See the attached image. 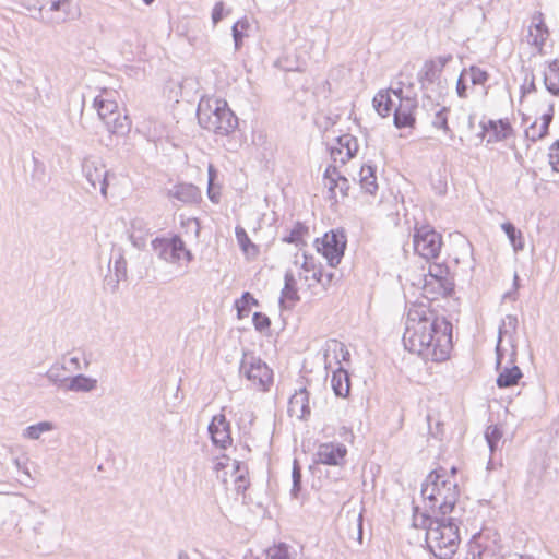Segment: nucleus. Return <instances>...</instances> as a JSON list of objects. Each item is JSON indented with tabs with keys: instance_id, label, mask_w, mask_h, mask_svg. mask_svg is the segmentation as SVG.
Instances as JSON below:
<instances>
[{
	"instance_id": "42",
	"label": "nucleus",
	"mask_w": 559,
	"mask_h": 559,
	"mask_svg": "<svg viewBox=\"0 0 559 559\" xmlns=\"http://www.w3.org/2000/svg\"><path fill=\"white\" fill-rule=\"evenodd\" d=\"M548 131H549V124L542 122L539 126V129L537 130V123L534 122L531 124L528 130H526V135L531 136L532 141H537V140L546 136L548 134Z\"/></svg>"
},
{
	"instance_id": "33",
	"label": "nucleus",
	"mask_w": 559,
	"mask_h": 559,
	"mask_svg": "<svg viewBox=\"0 0 559 559\" xmlns=\"http://www.w3.org/2000/svg\"><path fill=\"white\" fill-rule=\"evenodd\" d=\"M252 306H259L258 299L250 292H243L240 299L235 301L238 319L247 317Z\"/></svg>"
},
{
	"instance_id": "16",
	"label": "nucleus",
	"mask_w": 559,
	"mask_h": 559,
	"mask_svg": "<svg viewBox=\"0 0 559 559\" xmlns=\"http://www.w3.org/2000/svg\"><path fill=\"white\" fill-rule=\"evenodd\" d=\"M167 197L185 204L199 203L202 200L201 190L193 183L180 182L168 189Z\"/></svg>"
},
{
	"instance_id": "9",
	"label": "nucleus",
	"mask_w": 559,
	"mask_h": 559,
	"mask_svg": "<svg viewBox=\"0 0 559 559\" xmlns=\"http://www.w3.org/2000/svg\"><path fill=\"white\" fill-rule=\"evenodd\" d=\"M428 276L425 280L424 290L427 294H439L443 297H450L454 294V276L447 264L433 263L429 266Z\"/></svg>"
},
{
	"instance_id": "51",
	"label": "nucleus",
	"mask_w": 559,
	"mask_h": 559,
	"mask_svg": "<svg viewBox=\"0 0 559 559\" xmlns=\"http://www.w3.org/2000/svg\"><path fill=\"white\" fill-rule=\"evenodd\" d=\"M207 197L211 202L217 204L221 201V186L216 182H207Z\"/></svg>"
},
{
	"instance_id": "13",
	"label": "nucleus",
	"mask_w": 559,
	"mask_h": 559,
	"mask_svg": "<svg viewBox=\"0 0 559 559\" xmlns=\"http://www.w3.org/2000/svg\"><path fill=\"white\" fill-rule=\"evenodd\" d=\"M347 449L343 443H322L319 445L314 460L318 464L341 466L345 463Z\"/></svg>"
},
{
	"instance_id": "50",
	"label": "nucleus",
	"mask_w": 559,
	"mask_h": 559,
	"mask_svg": "<svg viewBox=\"0 0 559 559\" xmlns=\"http://www.w3.org/2000/svg\"><path fill=\"white\" fill-rule=\"evenodd\" d=\"M335 357L337 359L338 366L341 365V360L348 362L350 360V353L345 346V344L341 342H335V348H334Z\"/></svg>"
},
{
	"instance_id": "62",
	"label": "nucleus",
	"mask_w": 559,
	"mask_h": 559,
	"mask_svg": "<svg viewBox=\"0 0 559 559\" xmlns=\"http://www.w3.org/2000/svg\"><path fill=\"white\" fill-rule=\"evenodd\" d=\"M479 127L481 130L477 134V136L479 138L480 142H483L485 140L486 134L490 132V128L487 127V121H485L484 119L479 122Z\"/></svg>"
},
{
	"instance_id": "12",
	"label": "nucleus",
	"mask_w": 559,
	"mask_h": 559,
	"mask_svg": "<svg viewBox=\"0 0 559 559\" xmlns=\"http://www.w3.org/2000/svg\"><path fill=\"white\" fill-rule=\"evenodd\" d=\"M207 431L212 443L221 449H227L231 445L230 423L224 414L214 415L209 424Z\"/></svg>"
},
{
	"instance_id": "29",
	"label": "nucleus",
	"mask_w": 559,
	"mask_h": 559,
	"mask_svg": "<svg viewBox=\"0 0 559 559\" xmlns=\"http://www.w3.org/2000/svg\"><path fill=\"white\" fill-rule=\"evenodd\" d=\"M235 235L240 249L245 254L255 258L260 253L259 247L251 241L247 231L241 226L235 228Z\"/></svg>"
},
{
	"instance_id": "36",
	"label": "nucleus",
	"mask_w": 559,
	"mask_h": 559,
	"mask_svg": "<svg viewBox=\"0 0 559 559\" xmlns=\"http://www.w3.org/2000/svg\"><path fill=\"white\" fill-rule=\"evenodd\" d=\"M53 429V424L51 421H39L37 424L27 426L22 436L29 440H38L41 433L51 431Z\"/></svg>"
},
{
	"instance_id": "7",
	"label": "nucleus",
	"mask_w": 559,
	"mask_h": 559,
	"mask_svg": "<svg viewBox=\"0 0 559 559\" xmlns=\"http://www.w3.org/2000/svg\"><path fill=\"white\" fill-rule=\"evenodd\" d=\"M317 251L321 253L331 267H336L344 255L347 238L343 228L332 229L314 241Z\"/></svg>"
},
{
	"instance_id": "19",
	"label": "nucleus",
	"mask_w": 559,
	"mask_h": 559,
	"mask_svg": "<svg viewBox=\"0 0 559 559\" xmlns=\"http://www.w3.org/2000/svg\"><path fill=\"white\" fill-rule=\"evenodd\" d=\"M350 373L342 365H340L331 377V388L337 397L346 399L350 393Z\"/></svg>"
},
{
	"instance_id": "37",
	"label": "nucleus",
	"mask_w": 559,
	"mask_h": 559,
	"mask_svg": "<svg viewBox=\"0 0 559 559\" xmlns=\"http://www.w3.org/2000/svg\"><path fill=\"white\" fill-rule=\"evenodd\" d=\"M450 112V108L442 106L438 111H436L431 124L433 128L442 130L445 134L453 136V131L449 127L448 116Z\"/></svg>"
},
{
	"instance_id": "22",
	"label": "nucleus",
	"mask_w": 559,
	"mask_h": 559,
	"mask_svg": "<svg viewBox=\"0 0 559 559\" xmlns=\"http://www.w3.org/2000/svg\"><path fill=\"white\" fill-rule=\"evenodd\" d=\"M66 390L64 391H72V392H92L97 386V380L92 377H87L83 373L75 374L73 377H70Z\"/></svg>"
},
{
	"instance_id": "14",
	"label": "nucleus",
	"mask_w": 559,
	"mask_h": 559,
	"mask_svg": "<svg viewBox=\"0 0 559 559\" xmlns=\"http://www.w3.org/2000/svg\"><path fill=\"white\" fill-rule=\"evenodd\" d=\"M287 413L299 420L307 421L311 416L310 393L307 388L300 386L288 400Z\"/></svg>"
},
{
	"instance_id": "35",
	"label": "nucleus",
	"mask_w": 559,
	"mask_h": 559,
	"mask_svg": "<svg viewBox=\"0 0 559 559\" xmlns=\"http://www.w3.org/2000/svg\"><path fill=\"white\" fill-rule=\"evenodd\" d=\"M66 367L63 365H52L46 372V378L53 383L58 389L66 390L70 377L63 374Z\"/></svg>"
},
{
	"instance_id": "53",
	"label": "nucleus",
	"mask_w": 559,
	"mask_h": 559,
	"mask_svg": "<svg viewBox=\"0 0 559 559\" xmlns=\"http://www.w3.org/2000/svg\"><path fill=\"white\" fill-rule=\"evenodd\" d=\"M124 278H118L117 275H106L104 278V286L105 288H109L110 293H116L120 281H123Z\"/></svg>"
},
{
	"instance_id": "40",
	"label": "nucleus",
	"mask_w": 559,
	"mask_h": 559,
	"mask_svg": "<svg viewBox=\"0 0 559 559\" xmlns=\"http://www.w3.org/2000/svg\"><path fill=\"white\" fill-rule=\"evenodd\" d=\"M466 69L467 73H469L471 75V82L473 85H485L490 78L489 73L486 70L477 66L473 64Z\"/></svg>"
},
{
	"instance_id": "3",
	"label": "nucleus",
	"mask_w": 559,
	"mask_h": 559,
	"mask_svg": "<svg viewBox=\"0 0 559 559\" xmlns=\"http://www.w3.org/2000/svg\"><path fill=\"white\" fill-rule=\"evenodd\" d=\"M421 496L428 500L426 510L445 516L453 512L460 497L456 481H451L444 467L431 471L421 485Z\"/></svg>"
},
{
	"instance_id": "49",
	"label": "nucleus",
	"mask_w": 559,
	"mask_h": 559,
	"mask_svg": "<svg viewBox=\"0 0 559 559\" xmlns=\"http://www.w3.org/2000/svg\"><path fill=\"white\" fill-rule=\"evenodd\" d=\"M248 467H243V473H240L236 476L235 483H236V491L237 493H245V491L249 487V480H248Z\"/></svg>"
},
{
	"instance_id": "2",
	"label": "nucleus",
	"mask_w": 559,
	"mask_h": 559,
	"mask_svg": "<svg viewBox=\"0 0 559 559\" xmlns=\"http://www.w3.org/2000/svg\"><path fill=\"white\" fill-rule=\"evenodd\" d=\"M419 508L414 507V525L426 530V544L430 552L438 559H450L460 543L459 525L455 518L430 514L425 510L417 523Z\"/></svg>"
},
{
	"instance_id": "61",
	"label": "nucleus",
	"mask_w": 559,
	"mask_h": 559,
	"mask_svg": "<svg viewBox=\"0 0 559 559\" xmlns=\"http://www.w3.org/2000/svg\"><path fill=\"white\" fill-rule=\"evenodd\" d=\"M218 177V170L214 165L210 164L207 167V182H215Z\"/></svg>"
},
{
	"instance_id": "63",
	"label": "nucleus",
	"mask_w": 559,
	"mask_h": 559,
	"mask_svg": "<svg viewBox=\"0 0 559 559\" xmlns=\"http://www.w3.org/2000/svg\"><path fill=\"white\" fill-rule=\"evenodd\" d=\"M44 523L43 522H38L35 526H34V533L36 535L35 539L37 543L39 542H43V538H41V535H44Z\"/></svg>"
},
{
	"instance_id": "17",
	"label": "nucleus",
	"mask_w": 559,
	"mask_h": 559,
	"mask_svg": "<svg viewBox=\"0 0 559 559\" xmlns=\"http://www.w3.org/2000/svg\"><path fill=\"white\" fill-rule=\"evenodd\" d=\"M548 35L549 31L544 22L543 13L535 12L532 17V25L530 26L528 43L537 47L540 51Z\"/></svg>"
},
{
	"instance_id": "57",
	"label": "nucleus",
	"mask_w": 559,
	"mask_h": 559,
	"mask_svg": "<svg viewBox=\"0 0 559 559\" xmlns=\"http://www.w3.org/2000/svg\"><path fill=\"white\" fill-rule=\"evenodd\" d=\"M540 119L542 122L550 126L554 119V103L548 104V110L542 115Z\"/></svg>"
},
{
	"instance_id": "11",
	"label": "nucleus",
	"mask_w": 559,
	"mask_h": 559,
	"mask_svg": "<svg viewBox=\"0 0 559 559\" xmlns=\"http://www.w3.org/2000/svg\"><path fill=\"white\" fill-rule=\"evenodd\" d=\"M152 248L160 259L176 263L185 250V242L179 235H174L171 238L157 237L152 241Z\"/></svg>"
},
{
	"instance_id": "1",
	"label": "nucleus",
	"mask_w": 559,
	"mask_h": 559,
	"mask_svg": "<svg viewBox=\"0 0 559 559\" xmlns=\"http://www.w3.org/2000/svg\"><path fill=\"white\" fill-rule=\"evenodd\" d=\"M452 330L451 321L444 316L419 307L408 311L402 341L411 353L441 362L450 357Z\"/></svg>"
},
{
	"instance_id": "6",
	"label": "nucleus",
	"mask_w": 559,
	"mask_h": 559,
	"mask_svg": "<svg viewBox=\"0 0 559 559\" xmlns=\"http://www.w3.org/2000/svg\"><path fill=\"white\" fill-rule=\"evenodd\" d=\"M239 371L261 391H267L273 382L272 369L253 353H243Z\"/></svg>"
},
{
	"instance_id": "32",
	"label": "nucleus",
	"mask_w": 559,
	"mask_h": 559,
	"mask_svg": "<svg viewBox=\"0 0 559 559\" xmlns=\"http://www.w3.org/2000/svg\"><path fill=\"white\" fill-rule=\"evenodd\" d=\"M501 228L507 235L510 243L512 245L515 252L524 249L523 235L520 229L511 222H504L501 224Z\"/></svg>"
},
{
	"instance_id": "26",
	"label": "nucleus",
	"mask_w": 559,
	"mask_h": 559,
	"mask_svg": "<svg viewBox=\"0 0 559 559\" xmlns=\"http://www.w3.org/2000/svg\"><path fill=\"white\" fill-rule=\"evenodd\" d=\"M50 11L60 12L55 19L51 20L52 23L60 24L68 20H74L76 14L73 11L71 0H56L51 2Z\"/></svg>"
},
{
	"instance_id": "60",
	"label": "nucleus",
	"mask_w": 559,
	"mask_h": 559,
	"mask_svg": "<svg viewBox=\"0 0 559 559\" xmlns=\"http://www.w3.org/2000/svg\"><path fill=\"white\" fill-rule=\"evenodd\" d=\"M338 176H343L337 167L335 165H329L325 170H324V174H323V178H333V177H338Z\"/></svg>"
},
{
	"instance_id": "34",
	"label": "nucleus",
	"mask_w": 559,
	"mask_h": 559,
	"mask_svg": "<svg viewBox=\"0 0 559 559\" xmlns=\"http://www.w3.org/2000/svg\"><path fill=\"white\" fill-rule=\"evenodd\" d=\"M508 324V326H510L512 330H515L516 326H518V318L516 316H513V314H508L503 320H502V323L501 325L499 326V331H498V344H497V347H496V353H497V361H496V367L497 369H500V366H501V362H502V357H503V353L500 348V343H501V338H502V334L506 333V330H504V326Z\"/></svg>"
},
{
	"instance_id": "31",
	"label": "nucleus",
	"mask_w": 559,
	"mask_h": 559,
	"mask_svg": "<svg viewBox=\"0 0 559 559\" xmlns=\"http://www.w3.org/2000/svg\"><path fill=\"white\" fill-rule=\"evenodd\" d=\"M376 111L383 118L389 117L394 105L389 92L380 91L372 99Z\"/></svg>"
},
{
	"instance_id": "4",
	"label": "nucleus",
	"mask_w": 559,
	"mask_h": 559,
	"mask_svg": "<svg viewBox=\"0 0 559 559\" xmlns=\"http://www.w3.org/2000/svg\"><path fill=\"white\" fill-rule=\"evenodd\" d=\"M200 127L216 135L227 136L238 127V117L223 98H202L197 109Z\"/></svg>"
},
{
	"instance_id": "54",
	"label": "nucleus",
	"mask_w": 559,
	"mask_h": 559,
	"mask_svg": "<svg viewBox=\"0 0 559 559\" xmlns=\"http://www.w3.org/2000/svg\"><path fill=\"white\" fill-rule=\"evenodd\" d=\"M324 179L328 180L329 199L334 202H337L335 189L337 188L340 180L336 179V177Z\"/></svg>"
},
{
	"instance_id": "30",
	"label": "nucleus",
	"mask_w": 559,
	"mask_h": 559,
	"mask_svg": "<svg viewBox=\"0 0 559 559\" xmlns=\"http://www.w3.org/2000/svg\"><path fill=\"white\" fill-rule=\"evenodd\" d=\"M250 27L249 20L245 16L238 20L231 26V35L234 39V47L236 51H239L243 45V39L248 37V29Z\"/></svg>"
},
{
	"instance_id": "20",
	"label": "nucleus",
	"mask_w": 559,
	"mask_h": 559,
	"mask_svg": "<svg viewBox=\"0 0 559 559\" xmlns=\"http://www.w3.org/2000/svg\"><path fill=\"white\" fill-rule=\"evenodd\" d=\"M487 127L490 128L487 144L504 141L513 133V128L508 119H489L487 120Z\"/></svg>"
},
{
	"instance_id": "64",
	"label": "nucleus",
	"mask_w": 559,
	"mask_h": 559,
	"mask_svg": "<svg viewBox=\"0 0 559 559\" xmlns=\"http://www.w3.org/2000/svg\"><path fill=\"white\" fill-rule=\"evenodd\" d=\"M334 278H335V273H333V272L323 273L322 286L324 288L329 287L332 284V282L334 281Z\"/></svg>"
},
{
	"instance_id": "48",
	"label": "nucleus",
	"mask_w": 559,
	"mask_h": 559,
	"mask_svg": "<svg viewBox=\"0 0 559 559\" xmlns=\"http://www.w3.org/2000/svg\"><path fill=\"white\" fill-rule=\"evenodd\" d=\"M502 437L501 429L496 425H490L485 431V439L487 443H499Z\"/></svg>"
},
{
	"instance_id": "45",
	"label": "nucleus",
	"mask_w": 559,
	"mask_h": 559,
	"mask_svg": "<svg viewBox=\"0 0 559 559\" xmlns=\"http://www.w3.org/2000/svg\"><path fill=\"white\" fill-rule=\"evenodd\" d=\"M267 557L270 559H292L288 547L285 544H280L267 550Z\"/></svg>"
},
{
	"instance_id": "47",
	"label": "nucleus",
	"mask_w": 559,
	"mask_h": 559,
	"mask_svg": "<svg viewBox=\"0 0 559 559\" xmlns=\"http://www.w3.org/2000/svg\"><path fill=\"white\" fill-rule=\"evenodd\" d=\"M549 164L554 171H559V140L549 147Z\"/></svg>"
},
{
	"instance_id": "38",
	"label": "nucleus",
	"mask_w": 559,
	"mask_h": 559,
	"mask_svg": "<svg viewBox=\"0 0 559 559\" xmlns=\"http://www.w3.org/2000/svg\"><path fill=\"white\" fill-rule=\"evenodd\" d=\"M292 479L293 486L290 495L293 498L297 499L302 488V469L297 459L293 462Z\"/></svg>"
},
{
	"instance_id": "39",
	"label": "nucleus",
	"mask_w": 559,
	"mask_h": 559,
	"mask_svg": "<svg viewBox=\"0 0 559 559\" xmlns=\"http://www.w3.org/2000/svg\"><path fill=\"white\" fill-rule=\"evenodd\" d=\"M112 253L115 254L114 271L118 278L127 280V260L124 258V251L121 247L114 248Z\"/></svg>"
},
{
	"instance_id": "59",
	"label": "nucleus",
	"mask_w": 559,
	"mask_h": 559,
	"mask_svg": "<svg viewBox=\"0 0 559 559\" xmlns=\"http://www.w3.org/2000/svg\"><path fill=\"white\" fill-rule=\"evenodd\" d=\"M537 91V87H536V84H535V76L532 74V78L527 84V86L523 85L521 87V94L522 96L528 94V93H533V92H536Z\"/></svg>"
},
{
	"instance_id": "15",
	"label": "nucleus",
	"mask_w": 559,
	"mask_h": 559,
	"mask_svg": "<svg viewBox=\"0 0 559 559\" xmlns=\"http://www.w3.org/2000/svg\"><path fill=\"white\" fill-rule=\"evenodd\" d=\"M418 107L416 97H405L395 108L393 123L397 129L414 128L416 124L415 111Z\"/></svg>"
},
{
	"instance_id": "8",
	"label": "nucleus",
	"mask_w": 559,
	"mask_h": 559,
	"mask_svg": "<svg viewBox=\"0 0 559 559\" xmlns=\"http://www.w3.org/2000/svg\"><path fill=\"white\" fill-rule=\"evenodd\" d=\"M414 250L427 261L439 255L442 246V236L431 225L415 227L413 237Z\"/></svg>"
},
{
	"instance_id": "58",
	"label": "nucleus",
	"mask_w": 559,
	"mask_h": 559,
	"mask_svg": "<svg viewBox=\"0 0 559 559\" xmlns=\"http://www.w3.org/2000/svg\"><path fill=\"white\" fill-rule=\"evenodd\" d=\"M362 511L358 513L356 516V531H357V540L361 544L362 543Z\"/></svg>"
},
{
	"instance_id": "27",
	"label": "nucleus",
	"mask_w": 559,
	"mask_h": 559,
	"mask_svg": "<svg viewBox=\"0 0 559 559\" xmlns=\"http://www.w3.org/2000/svg\"><path fill=\"white\" fill-rule=\"evenodd\" d=\"M544 85L554 96H559V59H554L544 73Z\"/></svg>"
},
{
	"instance_id": "56",
	"label": "nucleus",
	"mask_w": 559,
	"mask_h": 559,
	"mask_svg": "<svg viewBox=\"0 0 559 559\" xmlns=\"http://www.w3.org/2000/svg\"><path fill=\"white\" fill-rule=\"evenodd\" d=\"M452 55L439 56L432 59L433 63L443 72L444 67L452 61Z\"/></svg>"
},
{
	"instance_id": "52",
	"label": "nucleus",
	"mask_w": 559,
	"mask_h": 559,
	"mask_svg": "<svg viewBox=\"0 0 559 559\" xmlns=\"http://www.w3.org/2000/svg\"><path fill=\"white\" fill-rule=\"evenodd\" d=\"M483 548L476 542L468 544V550L465 559H481Z\"/></svg>"
},
{
	"instance_id": "18",
	"label": "nucleus",
	"mask_w": 559,
	"mask_h": 559,
	"mask_svg": "<svg viewBox=\"0 0 559 559\" xmlns=\"http://www.w3.org/2000/svg\"><path fill=\"white\" fill-rule=\"evenodd\" d=\"M299 300L297 281L292 271H286L284 275V287L281 292L280 306L283 309H289Z\"/></svg>"
},
{
	"instance_id": "28",
	"label": "nucleus",
	"mask_w": 559,
	"mask_h": 559,
	"mask_svg": "<svg viewBox=\"0 0 559 559\" xmlns=\"http://www.w3.org/2000/svg\"><path fill=\"white\" fill-rule=\"evenodd\" d=\"M308 234V226L305 223L297 221L290 231L282 238V241L285 243L295 245L301 249L307 245L304 238Z\"/></svg>"
},
{
	"instance_id": "41",
	"label": "nucleus",
	"mask_w": 559,
	"mask_h": 559,
	"mask_svg": "<svg viewBox=\"0 0 559 559\" xmlns=\"http://www.w3.org/2000/svg\"><path fill=\"white\" fill-rule=\"evenodd\" d=\"M252 323L254 329L262 333L270 330L271 319L265 313L257 311L252 316Z\"/></svg>"
},
{
	"instance_id": "21",
	"label": "nucleus",
	"mask_w": 559,
	"mask_h": 559,
	"mask_svg": "<svg viewBox=\"0 0 559 559\" xmlns=\"http://www.w3.org/2000/svg\"><path fill=\"white\" fill-rule=\"evenodd\" d=\"M336 142L340 147H331V156L336 160V154H342V148H346V157L341 159L342 164H345L348 159L356 156L358 151V141L352 134H342L336 138Z\"/></svg>"
},
{
	"instance_id": "10",
	"label": "nucleus",
	"mask_w": 559,
	"mask_h": 559,
	"mask_svg": "<svg viewBox=\"0 0 559 559\" xmlns=\"http://www.w3.org/2000/svg\"><path fill=\"white\" fill-rule=\"evenodd\" d=\"M82 173L91 187L96 189L99 186L100 193L104 198L107 197L108 171L105 170V165L97 156L88 155L82 159Z\"/></svg>"
},
{
	"instance_id": "55",
	"label": "nucleus",
	"mask_w": 559,
	"mask_h": 559,
	"mask_svg": "<svg viewBox=\"0 0 559 559\" xmlns=\"http://www.w3.org/2000/svg\"><path fill=\"white\" fill-rule=\"evenodd\" d=\"M336 179L340 180L337 188L340 189L341 194L343 197H347L350 188L348 179L345 176H338Z\"/></svg>"
},
{
	"instance_id": "46",
	"label": "nucleus",
	"mask_w": 559,
	"mask_h": 559,
	"mask_svg": "<svg viewBox=\"0 0 559 559\" xmlns=\"http://www.w3.org/2000/svg\"><path fill=\"white\" fill-rule=\"evenodd\" d=\"M466 74H467V69L464 68L459 78H457V81H456V94L460 98H467L468 95H467V90H468V86H467V83H466Z\"/></svg>"
},
{
	"instance_id": "23",
	"label": "nucleus",
	"mask_w": 559,
	"mask_h": 559,
	"mask_svg": "<svg viewBox=\"0 0 559 559\" xmlns=\"http://www.w3.org/2000/svg\"><path fill=\"white\" fill-rule=\"evenodd\" d=\"M523 378V372L516 365L504 367L498 374L496 383L499 389H507L516 385Z\"/></svg>"
},
{
	"instance_id": "44",
	"label": "nucleus",
	"mask_w": 559,
	"mask_h": 559,
	"mask_svg": "<svg viewBox=\"0 0 559 559\" xmlns=\"http://www.w3.org/2000/svg\"><path fill=\"white\" fill-rule=\"evenodd\" d=\"M33 163H34V168H33V171H32V179L34 181H38V182H44L45 179H46V166L43 162H40L37 157H35L33 155Z\"/></svg>"
},
{
	"instance_id": "5",
	"label": "nucleus",
	"mask_w": 559,
	"mask_h": 559,
	"mask_svg": "<svg viewBox=\"0 0 559 559\" xmlns=\"http://www.w3.org/2000/svg\"><path fill=\"white\" fill-rule=\"evenodd\" d=\"M93 106L97 111L99 119L105 124L107 131L116 136H126L131 131V119L119 110L115 100L106 99L103 96H96Z\"/></svg>"
},
{
	"instance_id": "43",
	"label": "nucleus",
	"mask_w": 559,
	"mask_h": 559,
	"mask_svg": "<svg viewBox=\"0 0 559 559\" xmlns=\"http://www.w3.org/2000/svg\"><path fill=\"white\" fill-rule=\"evenodd\" d=\"M230 12H231V9H226L225 3L223 1L216 2L212 10V16H211L213 24L217 25Z\"/></svg>"
},
{
	"instance_id": "25",
	"label": "nucleus",
	"mask_w": 559,
	"mask_h": 559,
	"mask_svg": "<svg viewBox=\"0 0 559 559\" xmlns=\"http://www.w3.org/2000/svg\"><path fill=\"white\" fill-rule=\"evenodd\" d=\"M376 171L377 167L371 164L362 165L360 168V187L370 194H374L378 190Z\"/></svg>"
},
{
	"instance_id": "24",
	"label": "nucleus",
	"mask_w": 559,
	"mask_h": 559,
	"mask_svg": "<svg viewBox=\"0 0 559 559\" xmlns=\"http://www.w3.org/2000/svg\"><path fill=\"white\" fill-rule=\"evenodd\" d=\"M442 71L433 63L432 59H428L424 62L421 70L418 72V82L421 88H427L440 80Z\"/></svg>"
}]
</instances>
